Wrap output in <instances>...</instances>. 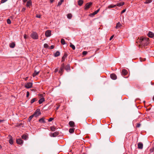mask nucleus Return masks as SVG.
Listing matches in <instances>:
<instances>
[{
	"instance_id": "a19ab883",
	"label": "nucleus",
	"mask_w": 154,
	"mask_h": 154,
	"mask_svg": "<svg viewBox=\"0 0 154 154\" xmlns=\"http://www.w3.org/2000/svg\"><path fill=\"white\" fill-rule=\"evenodd\" d=\"M62 4V2H61L60 1H59L58 3L57 6H59Z\"/></svg>"
},
{
	"instance_id": "c756f323",
	"label": "nucleus",
	"mask_w": 154,
	"mask_h": 154,
	"mask_svg": "<svg viewBox=\"0 0 154 154\" xmlns=\"http://www.w3.org/2000/svg\"><path fill=\"white\" fill-rule=\"evenodd\" d=\"M60 55V52L59 51H57L55 54L54 56L55 57H57L59 56Z\"/></svg>"
},
{
	"instance_id": "4468645a",
	"label": "nucleus",
	"mask_w": 154,
	"mask_h": 154,
	"mask_svg": "<svg viewBox=\"0 0 154 154\" xmlns=\"http://www.w3.org/2000/svg\"><path fill=\"white\" fill-rule=\"evenodd\" d=\"M100 9H98L97 10L95 11L93 13L91 14L90 15V16L91 17H92L94 15H95V14H97V13L99 12V11Z\"/></svg>"
},
{
	"instance_id": "9d476101",
	"label": "nucleus",
	"mask_w": 154,
	"mask_h": 154,
	"mask_svg": "<svg viewBox=\"0 0 154 154\" xmlns=\"http://www.w3.org/2000/svg\"><path fill=\"white\" fill-rule=\"evenodd\" d=\"M8 137L10 138L9 140V143L11 145L13 144V141L12 136L10 135H8Z\"/></svg>"
},
{
	"instance_id": "bf43d9fd",
	"label": "nucleus",
	"mask_w": 154,
	"mask_h": 154,
	"mask_svg": "<svg viewBox=\"0 0 154 154\" xmlns=\"http://www.w3.org/2000/svg\"><path fill=\"white\" fill-rule=\"evenodd\" d=\"M64 0H60V1L62 3L63 2Z\"/></svg>"
},
{
	"instance_id": "4d7b16f0",
	"label": "nucleus",
	"mask_w": 154,
	"mask_h": 154,
	"mask_svg": "<svg viewBox=\"0 0 154 154\" xmlns=\"http://www.w3.org/2000/svg\"><path fill=\"white\" fill-rule=\"evenodd\" d=\"M54 0H50V2L51 3H52L53 2Z\"/></svg>"
},
{
	"instance_id": "b1692460",
	"label": "nucleus",
	"mask_w": 154,
	"mask_h": 154,
	"mask_svg": "<svg viewBox=\"0 0 154 154\" xmlns=\"http://www.w3.org/2000/svg\"><path fill=\"white\" fill-rule=\"evenodd\" d=\"M67 57V55L66 54H65L63 57H62V62H63L64 61L65 58Z\"/></svg>"
},
{
	"instance_id": "6e6552de",
	"label": "nucleus",
	"mask_w": 154,
	"mask_h": 154,
	"mask_svg": "<svg viewBox=\"0 0 154 154\" xmlns=\"http://www.w3.org/2000/svg\"><path fill=\"white\" fill-rule=\"evenodd\" d=\"M92 5V3L89 2L87 3L85 5V9L86 10L88 9Z\"/></svg>"
},
{
	"instance_id": "49530a36",
	"label": "nucleus",
	"mask_w": 154,
	"mask_h": 154,
	"mask_svg": "<svg viewBox=\"0 0 154 154\" xmlns=\"http://www.w3.org/2000/svg\"><path fill=\"white\" fill-rule=\"evenodd\" d=\"M114 36V35H112L110 38H109V40H111L112 38H113Z\"/></svg>"
},
{
	"instance_id": "2eb2a0df",
	"label": "nucleus",
	"mask_w": 154,
	"mask_h": 154,
	"mask_svg": "<svg viewBox=\"0 0 154 154\" xmlns=\"http://www.w3.org/2000/svg\"><path fill=\"white\" fill-rule=\"evenodd\" d=\"M39 122L40 123H46V121L45 120V118H42L40 119L39 120Z\"/></svg>"
},
{
	"instance_id": "4c0bfd02",
	"label": "nucleus",
	"mask_w": 154,
	"mask_h": 154,
	"mask_svg": "<svg viewBox=\"0 0 154 154\" xmlns=\"http://www.w3.org/2000/svg\"><path fill=\"white\" fill-rule=\"evenodd\" d=\"M7 23L8 24H10L11 23V21L9 19H8L7 20Z\"/></svg>"
},
{
	"instance_id": "0eeeda50",
	"label": "nucleus",
	"mask_w": 154,
	"mask_h": 154,
	"mask_svg": "<svg viewBox=\"0 0 154 154\" xmlns=\"http://www.w3.org/2000/svg\"><path fill=\"white\" fill-rule=\"evenodd\" d=\"M17 143L18 144L22 145L23 144V141L21 139H17L16 140Z\"/></svg>"
},
{
	"instance_id": "9b49d317",
	"label": "nucleus",
	"mask_w": 154,
	"mask_h": 154,
	"mask_svg": "<svg viewBox=\"0 0 154 154\" xmlns=\"http://www.w3.org/2000/svg\"><path fill=\"white\" fill-rule=\"evenodd\" d=\"M110 77L113 80H116L117 79V76L114 73H112L110 75Z\"/></svg>"
},
{
	"instance_id": "c03bdc74",
	"label": "nucleus",
	"mask_w": 154,
	"mask_h": 154,
	"mask_svg": "<svg viewBox=\"0 0 154 154\" xmlns=\"http://www.w3.org/2000/svg\"><path fill=\"white\" fill-rule=\"evenodd\" d=\"M126 9H124L121 12V14H122L123 13H124Z\"/></svg>"
},
{
	"instance_id": "f03ea898",
	"label": "nucleus",
	"mask_w": 154,
	"mask_h": 154,
	"mask_svg": "<svg viewBox=\"0 0 154 154\" xmlns=\"http://www.w3.org/2000/svg\"><path fill=\"white\" fill-rule=\"evenodd\" d=\"M30 36L33 39H36L38 38L37 33L36 32H33L31 34Z\"/></svg>"
},
{
	"instance_id": "a18cd8bd",
	"label": "nucleus",
	"mask_w": 154,
	"mask_h": 154,
	"mask_svg": "<svg viewBox=\"0 0 154 154\" xmlns=\"http://www.w3.org/2000/svg\"><path fill=\"white\" fill-rule=\"evenodd\" d=\"M29 91H27L26 93V97H28L29 96Z\"/></svg>"
},
{
	"instance_id": "680f3d73",
	"label": "nucleus",
	"mask_w": 154,
	"mask_h": 154,
	"mask_svg": "<svg viewBox=\"0 0 154 154\" xmlns=\"http://www.w3.org/2000/svg\"><path fill=\"white\" fill-rule=\"evenodd\" d=\"M3 121L2 120H0V122H1Z\"/></svg>"
},
{
	"instance_id": "72a5a7b5",
	"label": "nucleus",
	"mask_w": 154,
	"mask_h": 154,
	"mask_svg": "<svg viewBox=\"0 0 154 154\" xmlns=\"http://www.w3.org/2000/svg\"><path fill=\"white\" fill-rule=\"evenodd\" d=\"M70 46L72 49L73 50H74L75 49V46L71 43H70Z\"/></svg>"
},
{
	"instance_id": "cd10ccee",
	"label": "nucleus",
	"mask_w": 154,
	"mask_h": 154,
	"mask_svg": "<svg viewBox=\"0 0 154 154\" xmlns=\"http://www.w3.org/2000/svg\"><path fill=\"white\" fill-rule=\"evenodd\" d=\"M34 116H35L33 114L30 116L28 118V121L30 122Z\"/></svg>"
},
{
	"instance_id": "393cba45",
	"label": "nucleus",
	"mask_w": 154,
	"mask_h": 154,
	"mask_svg": "<svg viewBox=\"0 0 154 154\" xmlns=\"http://www.w3.org/2000/svg\"><path fill=\"white\" fill-rule=\"evenodd\" d=\"M64 68L61 67L60 68V70L59 71V72L60 73L62 74L64 71Z\"/></svg>"
},
{
	"instance_id": "09e8293b",
	"label": "nucleus",
	"mask_w": 154,
	"mask_h": 154,
	"mask_svg": "<svg viewBox=\"0 0 154 154\" xmlns=\"http://www.w3.org/2000/svg\"><path fill=\"white\" fill-rule=\"evenodd\" d=\"M26 9L25 8H23L21 11H25Z\"/></svg>"
},
{
	"instance_id": "de8ad7c7",
	"label": "nucleus",
	"mask_w": 154,
	"mask_h": 154,
	"mask_svg": "<svg viewBox=\"0 0 154 154\" xmlns=\"http://www.w3.org/2000/svg\"><path fill=\"white\" fill-rule=\"evenodd\" d=\"M58 69L57 68H56L55 69V70H54V72H58Z\"/></svg>"
},
{
	"instance_id": "ddd939ff",
	"label": "nucleus",
	"mask_w": 154,
	"mask_h": 154,
	"mask_svg": "<svg viewBox=\"0 0 154 154\" xmlns=\"http://www.w3.org/2000/svg\"><path fill=\"white\" fill-rule=\"evenodd\" d=\"M138 148L140 149H142L143 148V144L142 143L139 142L138 143Z\"/></svg>"
},
{
	"instance_id": "6ab92c4d",
	"label": "nucleus",
	"mask_w": 154,
	"mask_h": 154,
	"mask_svg": "<svg viewBox=\"0 0 154 154\" xmlns=\"http://www.w3.org/2000/svg\"><path fill=\"white\" fill-rule=\"evenodd\" d=\"M124 4V2H122L120 3H117V4L116 5V6H119V7H120L121 6H122Z\"/></svg>"
},
{
	"instance_id": "39448f33",
	"label": "nucleus",
	"mask_w": 154,
	"mask_h": 154,
	"mask_svg": "<svg viewBox=\"0 0 154 154\" xmlns=\"http://www.w3.org/2000/svg\"><path fill=\"white\" fill-rule=\"evenodd\" d=\"M32 83L29 82L26 83L25 85V87L27 88H29L32 87Z\"/></svg>"
},
{
	"instance_id": "5fc2aeb1",
	"label": "nucleus",
	"mask_w": 154,
	"mask_h": 154,
	"mask_svg": "<svg viewBox=\"0 0 154 154\" xmlns=\"http://www.w3.org/2000/svg\"><path fill=\"white\" fill-rule=\"evenodd\" d=\"M24 37L25 39H26L27 38V36L26 35H25Z\"/></svg>"
},
{
	"instance_id": "423d86ee",
	"label": "nucleus",
	"mask_w": 154,
	"mask_h": 154,
	"mask_svg": "<svg viewBox=\"0 0 154 154\" xmlns=\"http://www.w3.org/2000/svg\"><path fill=\"white\" fill-rule=\"evenodd\" d=\"M51 31L50 30H47L45 32V35L47 37H48L51 35Z\"/></svg>"
},
{
	"instance_id": "4be33fe9",
	"label": "nucleus",
	"mask_w": 154,
	"mask_h": 154,
	"mask_svg": "<svg viewBox=\"0 0 154 154\" xmlns=\"http://www.w3.org/2000/svg\"><path fill=\"white\" fill-rule=\"evenodd\" d=\"M69 125L72 127H74V123L73 121H70L69 122Z\"/></svg>"
},
{
	"instance_id": "aec40b11",
	"label": "nucleus",
	"mask_w": 154,
	"mask_h": 154,
	"mask_svg": "<svg viewBox=\"0 0 154 154\" xmlns=\"http://www.w3.org/2000/svg\"><path fill=\"white\" fill-rule=\"evenodd\" d=\"M83 3V0H79L78 1V4L80 6H81Z\"/></svg>"
},
{
	"instance_id": "6e6d98bb",
	"label": "nucleus",
	"mask_w": 154,
	"mask_h": 154,
	"mask_svg": "<svg viewBox=\"0 0 154 154\" xmlns=\"http://www.w3.org/2000/svg\"><path fill=\"white\" fill-rule=\"evenodd\" d=\"M27 0H23V2H25L27 1Z\"/></svg>"
},
{
	"instance_id": "c85d7f7f",
	"label": "nucleus",
	"mask_w": 154,
	"mask_h": 154,
	"mask_svg": "<svg viewBox=\"0 0 154 154\" xmlns=\"http://www.w3.org/2000/svg\"><path fill=\"white\" fill-rule=\"evenodd\" d=\"M152 1V0H146V1L144 2L145 4H149L151 3Z\"/></svg>"
},
{
	"instance_id": "5701e85b",
	"label": "nucleus",
	"mask_w": 154,
	"mask_h": 154,
	"mask_svg": "<svg viewBox=\"0 0 154 154\" xmlns=\"http://www.w3.org/2000/svg\"><path fill=\"white\" fill-rule=\"evenodd\" d=\"M122 26V25L119 22H118L117 23L116 28V29H119Z\"/></svg>"
},
{
	"instance_id": "f704fd0d",
	"label": "nucleus",
	"mask_w": 154,
	"mask_h": 154,
	"mask_svg": "<svg viewBox=\"0 0 154 154\" xmlns=\"http://www.w3.org/2000/svg\"><path fill=\"white\" fill-rule=\"evenodd\" d=\"M51 131H54L55 130V128L53 126L50 127Z\"/></svg>"
},
{
	"instance_id": "7c9ffc66",
	"label": "nucleus",
	"mask_w": 154,
	"mask_h": 154,
	"mask_svg": "<svg viewBox=\"0 0 154 154\" xmlns=\"http://www.w3.org/2000/svg\"><path fill=\"white\" fill-rule=\"evenodd\" d=\"M74 128H70L69 130V132L70 133H72L74 132Z\"/></svg>"
},
{
	"instance_id": "1a4fd4ad",
	"label": "nucleus",
	"mask_w": 154,
	"mask_h": 154,
	"mask_svg": "<svg viewBox=\"0 0 154 154\" xmlns=\"http://www.w3.org/2000/svg\"><path fill=\"white\" fill-rule=\"evenodd\" d=\"M147 35L150 38H154V33L152 32L149 31Z\"/></svg>"
},
{
	"instance_id": "bb28decb",
	"label": "nucleus",
	"mask_w": 154,
	"mask_h": 154,
	"mask_svg": "<svg viewBox=\"0 0 154 154\" xmlns=\"http://www.w3.org/2000/svg\"><path fill=\"white\" fill-rule=\"evenodd\" d=\"M22 138L24 140H26L27 139L28 137L26 135H23L22 136Z\"/></svg>"
},
{
	"instance_id": "37998d69",
	"label": "nucleus",
	"mask_w": 154,
	"mask_h": 154,
	"mask_svg": "<svg viewBox=\"0 0 154 154\" xmlns=\"http://www.w3.org/2000/svg\"><path fill=\"white\" fill-rule=\"evenodd\" d=\"M8 0H2L1 3H4L6 2Z\"/></svg>"
},
{
	"instance_id": "20e7f679",
	"label": "nucleus",
	"mask_w": 154,
	"mask_h": 154,
	"mask_svg": "<svg viewBox=\"0 0 154 154\" xmlns=\"http://www.w3.org/2000/svg\"><path fill=\"white\" fill-rule=\"evenodd\" d=\"M41 114L40 109H36L33 114L35 116V117H36L38 115H40Z\"/></svg>"
},
{
	"instance_id": "e2e57ef3",
	"label": "nucleus",
	"mask_w": 154,
	"mask_h": 154,
	"mask_svg": "<svg viewBox=\"0 0 154 154\" xmlns=\"http://www.w3.org/2000/svg\"><path fill=\"white\" fill-rule=\"evenodd\" d=\"M2 147L0 145V149H1L2 148Z\"/></svg>"
},
{
	"instance_id": "c9c22d12",
	"label": "nucleus",
	"mask_w": 154,
	"mask_h": 154,
	"mask_svg": "<svg viewBox=\"0 0 154 154\" xmlns=\"http://www.w3.org/2000/svg\"><path fill=\"white\" fill-rule=\"evenodd\" d=\"M72 14H67V17L68 18L70 19L72 17Z\"/></svg>"
},
{
	"instance_id": "ea45409f",
	"label": "nucleus",
	"mask_w": 154,
	"mask_h": 154,
	"mask_svg": "<svg viewBox=\"0 0 154 154\" xmlns=\"http://www.w3.org/2000/svg\"><path fill=\"white\" fill-rule=\"evenodd\" d=\"M88 52L87 51H84L82 52V54L84 55H85L87 54Z\"/></svg>"
},
{
	"instance_id": "a211bd4d",
	"label": "nucleus",
	"mask_w": 154,
	"mask_h": 154,
	"mask_svg": "<svg viewBox=\"0 0 154 154\" xmlns=\"http://www.w3.org/2000/svg\"><path fill=\"white\" fill-rule=\"evenodd\" d=\"M32 2L31 0L28 1L26 4V6L27 7H29L30 6L32 5Z\"/></svg>"
},
{
	"instance_id": "8fccbe9b",
	"label": "nucleus",
	"mask_w": 154,
	"mask_h": 154,
	"mask_svg": "<svg viewBox=\"0 0 154 154\" xmlns=\"http://www.w3.org/2000/svg\"><path fill=\"white\" fill-rule=\"evenodd\" d=\"M54 48V45H51V46L50 49H53Z\"/></svg>"
},
{
	"instance_id": "13d9d810",
	"label": "nucleus",
	"mask_w": 154,
	"mask_h": 154,
	"mask_svg": "<svg viewBox=\"0 0 154 154\" xmlns=\"http://www.w3.org/2000/svg\"><path fill=\"white\" fill-rule=\"evenodd\" d=\"M59 106H57L56 108V109L57 110L59 109Z\"/></svg>"
},
{
	"instance_id": "603ef678",
	"label": "nucleus",
	"mask_w": 154,
	"mask_h": 154,
	"mask_svg": "<svg viewBox=\"0 0 154 154\" xmlns=\"http://www.w3.org/2000/svg\"><path fill=\"white\" fill-rule=\"evenodd\" d=\"M61 67L65 68V67L64 63H63L61 65Z\"/></svg>"
},
{
	"instance_id": "58836bf2",
	"label": "nucleus",
	"mask_w": 154,
	"mask_h": 154,
	"mask_svg": "<svg viewBox=\"0 0 154 154\" xmlns=\"http://www.w3.org/2000/svg\"><path fill=\"white\" fill-rule=\"evenodd\" d=\"M44 47L46 48H48V45L46 43H45L44 45Z\"/></svg>"
},
{
	"instance_id": "0e129e2a",
	"label": "nucleus",
	"mask_w": 154,
	"mask_h": 154,
	"mask_svg": "<svg viewBox=\"0 0 154 154\" xmlns=\"http://www.w3.org/2000/svg\"><path fill=\"white\" fill-rule=\"evenodd\" d=\"M153 99L154 100V96H153Z\"/></svg>"
},
{
	"instance_id": "7ed1b4c3",
	"label": "nucleus",
	"mask_w": 154,
	"mask_h": 154,
	"mask_svg": "<svg viewBox=\"0 0 154 154\" xmlns=\"http://www.w3.org/2000/svg\"><path fill=\"white\" fill-rule=\"evenodd\" d=\"M59 134V133L58 132H55L54 133H51L49 134V135L51 137H55L57 136Z\"/></svg>"
},
{
	"instance_id": "3c124183",
	"label": "nucleus",
	"mask_w": 154,
	"mask_h": 154,
	"mask_svg": "<svg viewBox=\"0 0 154 154\" xmlns=\"http://www.w3.org/2000/svg\"><path fill=\"white\" fill-rule=\"evenodd\" d=\"M36 17L37 18H40L41 17V15H37Z\"/></svg>"
},
{
	"instance_id": "f3484780",
	"label": "nucleus",
	"mask_w": 154,
	"mask_h": 154,
	"mask_svg": "<svg viewBox=\"0 0 154 154\" xmlns=\"http://www.w3.org/2000/svg\"><path fill=\"white\" fill-rule=\"evenodd\" d=\"M45 101V99L44 97L40 98L38 100V103L39 104H41L42 103Z\"/></svg>"
},
{
	"instance_id": "a878e982",
	"label": "nucleus",
	"mask_w": 154,
	"mask_h": 154,
	"mask_svg": "<svg viewBox=\"0 0 154 154\" xmlns=\"http://www.w3.org/2000/svg\"><path fill=\"white\" fill-rule=\"evenodd\" d=\"M15 46V44L14 42H12L10 44V48H13Z\"/></svg>"
},
{
	"instance_id": "864d4df0",
	"label": "nucleus",
	"mask_w": 154,
	"mask_h": 154,
	"mask_svg": "<svg viewBox=\"0 0 154 154\" xmlns=\"http://www.w3.org/2000/svg\"><path fill=\"white\" fill-rule=\"evenodd\" d=\"M140 124H137V127H139L140 126Z\"/></svg>"
},
{
	"instance_id": "dca6fc26",
	"label": "nucleus",
	"mask_w": 154,
	"mask_h": 154,
	"mask_svg": "<svg viewBox=\"0 0 154 154\" xmlns=\"http://www.w3.org/2000/svg\"><path fill=\"white\" fill-rule=\"evenodd\" d=\"M64 68L67 72L69 71L70 70V66L69 65H66Z\"/></svg>"
},
{
	"instance_id": "473e14b6",
	"label": "nucleus",
	"mask_w": 154,
	"mask_h": 154,
	"mask_svg": "<svg viewBox=\"0 0 154 154\" xmlns=\"http://www.w3.org/2000/svg\"><path fill=\"white\" fill-rule=\"evenodd\" d=\"M61 43L63 45H64L66 44L65 40L63 38H62L61 39Z\"/></svg>"
},
{
	"instance_id": "052dcab7",
	"label": "nucleus",
	"mask_w": 154,
	"mask_h": 154,
	"mask_svg": "<svg viewBox=\"0 0 154 154\" xmlns=\"http://www.w3.org/2000/svg\"><path fill=\"white\" fill-rule=\"evenodd\" d=\"M28 77H26V79H25V80H26L27 79H28Z\"/></svg>"
},
{
	"instance_id": "2f4dec72",
	"label": "nucleus",
	"mask_w": 154,
	"mask_h": 154,
	"mask_svg": "<svg viewBox=\"0 0 154 154\" xmlns=\"http://www.w3.org/2000/svg\"><path fill=\"white\" fill-rule=\"evenodd\" d=\"M116 6V5H111L108 6V8H113Z\"/></svg>"
},
{
	"instance_id": "412c9836",
	"label": "nucleus",
	"mask_w": 154,
	"mask_h": 154,
	"mask_svg": "<svg viewBox=\"0 0 154 154\" xmlns=\"http://www.w3.org/2000/svg\"><path fill=\"white\" fill-rule=\"evenodd\" d=\"M39 73V71H36L35 70L34 72L32 74V76L33 77H35L36 75H37Z\"/></svg>"
},
{
	"instance_id": "f257e3e1",
	"label": "nucleus",
	"mask_w": 154,
	"mask_h": 154,
	"mask_svg": "<svg viewBox=\"0 0 154 154\" xmlns=\"http://www.w3.org/2000/svg\"><path fill=\"white\" fill-rule=\"evenodd\" d=\"M149 38H141L138 42L141 46H145L147 45L149 43Z\"/></svg>"
},
{
	"instance_id": "e433bc0d",
	"label": "nucleus",
	"mask_w": 154,
	"mask_h": 154,
	"mask_svg": "<svg viewBox=\"0 0 154 154\" xmlns=\"http://www.w3.org/2000/svg\"><path fill=\"white\" fill-rule=\"evenodd\" d=\"M36 100V98H34L32 99L30 101V103L32 104L34 102H35Z\"/></svg>"
},
{
	"instance_id": "f8f14e48",
	"label": "nucleus",
	"mask_w": 154,
	"mask_h": 154,
	"mask_svg": "<svg viewBox=\"0 0 154 154\" xmlns=\"http://www.w3.org/2000/svg\"><path fill=\"white\" fill-rule=\"evenodd\" d=\"M122 75H126L128 71L127 70L125 69H123L122 71Z\"/></svg>"
},
{
	"instance_id": "79ce46f5",
	"label": "nucleus",
	"mask_w": 154,
	"mask_h": 154,
	"mask_svg": "<svg viewBox=\"0 0 154 154\" xmlns=\"http://www.w3.org/2000/svg\"><path fill=\"white\" fill-rule=\"evenodd\" d=\"M54 119V118H50L48 120V122H50L51 121Z\"/></svg>"
}]
</instances>
